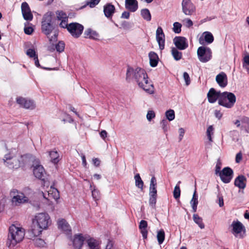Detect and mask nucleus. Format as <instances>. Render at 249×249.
<instances>
[{
	"instance_id": "1",
	"label": "nucleus",
	"mask_w": 249,
	"mask_h": 249,
	"mask_svg": "<svg viewBox=\"0 0 249 249\" xmlns=\"http://www.w3.org/2000/svg\"><path fill=\"white\" fill-rule=\"evenodd\" d=\"M131 77L134 79L140 88L149 94L154 93V87L152 82L149 80L147 74L144 69L140 68L134 69L128 67L126 73V80H129Z\"/></svg>"
},
{
	"instance_id": "2",
	"label": "nucleus",
	"mask_w": 249,
	"mask_h": 249,
	"mask_svg": "<svg viewBox=\"0 0 249 249\" xmlns=\"http://www.w3.org/2000/svg\"><path fill=\"white\" fill-rule=\"evenodd\" d=\"M51 223V218L47 213H37L33 219L32 233L36 236L39 235L41 234L42 231L47 229Z\"/></svg>"
},
{
	"instance_id": "3",
	"label": "nucleus",
	"mask_w": 249,
	"mask_h": 249,
	"mask_svg": "<svg viewBox=\"0 0 249 249\" xmlns=\"http://www.w3.org/2000/svg\"><path fill=\"white\" fill-rule=\"evenodd\" d=\"M25 230L22 227L12 225L9 228L6 244L8 247H14L20 242L24 237Z\"/></svg>"
},
{
	"instance_id": "4",
	"label": "nucleus",
	"mask_w": 249,
	"mask_h": 249,
	"mask_svg": "<svg viewBox=\"0 0 249 249\" xmlns=\"http://www.w3.org/2000/svg\"><path fill=\"white\" fill-rule=\"evenodd\" d=\"M2 160L4 165L11 169H18L23 163V156L19 154L14 155L9 153L5 155Z\"/></svg>"
},
{
	"instance_id": "5",
	"label": "nucleus",
	"mask_w": 249,
	"mask_h": 249,
	"mask_svg": "<svg viewBox=\"0 0 249 249\" xmlns=\"http://www.w3.org/2000/svg\"><path fill=\"white\" fill-rule=\"evenodd\" d=\"M55 28L53 24V14L52 12H48L45 13L42 18L41 21V31L48 37L52 33Z\"/></svg>"
},
{
	"instance_id": "6",
	"label": "nucleus",
	"mask_w": 249,
	"mask_h": 249,
	"mask_svg": "<svg viewBox=\"0 0 249 249\" xmlns=\"http://www.w3.org/2000/svg\"><path fill=\"white\" fill-rule=\"evenodd\" d=\"M235 102V95L233 93L225 91L221 93L218 103L220 106L231 108L233 107Z\"/></svg>"
},
{
	"instance_id": "7",
	"label": "nucleus",
	"mask_w": 249,
	"mask_h": 249,
	"mask_svg": "<svg viewBox=\"0 0 249 249\" xmlns=\"http://www.w3.org/2000/svg\"><path fill=\"white\" fill-rule=\"evenodd\" d=\"M197 53L199 61L203 63L209 61L212 57V51L208 47H199L197 49Z\"/></svg>"
},
{
	"instance_id": "8",
	"label": "nucleus",
	"mask_w": 249,
	"mask_h": 249,
	"mask_svg": "<svg viewBox=\"0 0 249 249\" xmlns=\"http://www.w3.org/2000/svg\"><path fill=\"white\" fill-rule=\"evenodd\" d=\"M84 26L77 22H72L69 24L68 31L74 38H78L82 34Z\"/></svg>"
},
{
	"instance_id": "9",
	"label": "nucleus",
	"mask_w": 249,
	"mask_h": 249,
	"mask_svg": "<svg viewBox=\"0 0 249 249\" xmlns=\"http://www.w3.org/2000/svg\"><path fill=\"white\" fill-rule=\"evenodd\" d=\"M10 196L12 197V204L15 205H18L28 200V198L23 193H19L16 190L11 191Z\"/></svg>"
},
{
	"instance_id": "10",
	"label": "nucleus",
	"mask_w": 249,
	"mask_h": 249,
	"mask_svg": "<svg viewBox=\"0 0 249 249\" xmlns=\"http://www.w3.org/2000/svg\"><path fill=\"white\" fill-rule=\"evenodd\" d=\"M181 7L182 12L186 16H192L196 13V6L191 0H182Z\"/></svg>"
},
{
	"instance_id": "11",
	"label": "nucleus",
	"mask_w": 249,
	"mask_h": 249,
	"mask_svg": "<svg viewBox=\"0 0 249 249\" xmlns=\"http://www.w3.org/2000/svg\"><path fill=\"white\" fill-rule=\"evenodd\" d=\"M70 236V239L72 242V245L74 249H82L84 241L87 239V237L82 233H78L74 235L73 237Z\"/></svg>"
},
{
	"instance_id": "12",
	"label": "nucleus",
	"mask_w": 249,
	"mask_h": 249,
	"mask_svg": "<svg viewBox=\"0 0 249 249\" xmlns=\"http://www.w3.org/2000/svg\"><path fill=\"white\" fill-rule=\"evenodd\" d=\"M33 166L34 167L33 173L35 176L42 180L45 179V171L43 167L40 164L38 160H35L34 161Z\"/></svg>"
},
{
	"instance_id": "13",
	"label": "nucleus",
	"mask_w": 249,
	"mask_h": 249,
	"mask_svg": "<svg viewBox=\"0 0 249 249\" xmlns=\"http://www.w3.org/2000/svg\"><path fill=\"white\" fill-rule=\"evenodd\" d=\"M221 181L225 183H228L231 180L233 176V171L229 167H224L219 175Z\"/></svg>"
},
{
	"instance_id": "14",
	"label": "nucleus",
	"mask_w": 249,
	"mask_h": 249,
	"mask_svg": "<svg viewBox=\"0 0 249 249\" xmlns=\"http://www.w3.org/2000/svg\"><path fill=\"white\" fill-rule=\"evenodd\" d=\"M17 103L19 105L20 107L26 109H33L36 107L33 101L28 100L22 97L17 98Z\"/></svg>"
},
{
	"instance_id": "15",
	"label": "nucleus",
	"mask_w": 249,
	"mask_h": 249,
	"mask_svg": "<svg viewBox=\"0 0 249 249\" xmlns=\"http://www.w3.org/2000/svg\"><path fill=\"white\" fill-rule=\"evenodd\" d=\"M174 43L177 49L180 50L186 49L188 47L187 39L183 36H176L174 38Z\"/></svg>"
},
{
	"instance_id": "16",
	"label": "nucleus",
	"mask_w": 249,
	"mask_h": 249,
	"mask_svg": "<svg viewBox=\"0 0 249 249\" xmlns=\"http://www.w3.org/2000/svg\"><path fill=\"white\" fill-rule=\"evenodd\" d=\"M21 12L24 19L26 20L31 21L33 18V15L31 12L30 8L26 2H23L21 4Z\"/></svg>"
},
{
	"instance_id": "17",
	"label": "nucleus",
	"mask_w": 249,
	"mask_h": 249,
	"mask_svg": "<svg viewBox=\"0 0 249 249\" xmlns=\"http://www.w3.org/2000/svg\"><path fill=\"white\" fill-rule=\"evenodd\" d=\"M156 39L158 43L159 48L162 50L164 48L165 35L161 27H158L156 31Z\"/></svg>"
},
{
	"instance_id": "18",
	"label": "nucleus",
	"mask_w": 249,
	"mask_h": 249,
	"mask_svg": "<svg viewBox=\"0 0 249 249\" xmlns=\"http://www.w3.org/2000/svg\"><path fill=\"white\" fill-rule=\"evenodd\" d=\"M221 93L220 91H216L214 89L211 88L207 93L208 102L210 103H215L217 100H219Z\"/></svg>"
},
{
	"instance_id": "19",
	"label": "nucleus",
	"mask_w": 249,
	"mask_h": 249,
	"mask_svg": "<svg viewBox=\"0 0 249 249\" xmlns=\"http://www.w3.org/2000/svg\"><path fill=\"white\" fill-rule=\"evenodd\" d=\"M58 227L62 230L65 234L68 235L72 234L71 228L66 220L62 219L58 220Z\"/></svg>"
},
{
	"instance_id": "20",
	"label": "nucleus",
	"mask_w": 249,
	"mask_h": 249,
	"mask_svg": "<svg viewBox=\"0 0 249 249\" xmlns=\"http://www.w3.org/2000/svg\"><path fill=\"white\" fill-rule=\"evenodd\" d=\"M215 80L218 85L221 88H224L228 84V78L224 72H221L216 76Z\"/></svg>"
},
{
	"instance_id": "21",
	"label": "nucleus",
	"mask_w": 249,
	"mask_h": 249,
	"mask_svg": "<svg viewBox=\"0 0 249 249\" xmlns=\"http://www.w3.org/2000/svg\"><path fill=\"white\" fill-rule=\"evenodd\" d=\"M115 12V6L110 3H107L104 6L105 16L108 18L111 19Z\"/></svg>"
},
{
	"instance_id": "22",
	"label": "nucleus",
	"mask_w": 249,
	"mask_h": 249,
	"mask_svg": "<svg viewBox=\"0 0 249 249\" xmlns=\"http://www.w3.org/2000/svg\"><path fill=\"white\" fill-rule=\"evenodd\" d=\"M247 181V179L245 176L239 175L235 178L234 184L240 189H244L246 187Z\"/></svg>"
},
{
	"instance_id": "23",
	"label": "nucleus",
	"mask_w": 249,
	"mask_h": 249,
	"mask_svg": "<svg viewBox=\"0 0 249 249\" xmlns=\"http://www.w3.org/2000/svg\"><path fill=\"white\" fill-rule=\"evenodd\" d=\"M231 226L232 227V233L235 236H237V234L241 233L244 229V226L242 223L239 221H233Z\"/></svg>"
},
{
	"instance_id": "24",
	"label": "nucleus",
	"mask_w": 249,
	"mask_h": 249,
	"mask_svg": "<svg viewBox=\"0 0 249 249\" xmlns=\"http://www.w3.org/2000/svg\"><path fill=\"white\" fill-rule=\"evenodd\" d=\"M147 222L144 220H142L139 223V229L144 239H146L147 238Z\"/></svg>"
},
{
	"instance_id": "25",
	"label": "nucleus",
	"mask_w": 249,
	"mask_h": 249,
	"mask_svg": "<svg viewBox=\"0 0 249 249\" xmlns=\"http://www.w3.org/2000/svg\"><path fill=\"white\" fill-rule=\"evenodd\" d=\"M125 8L132 12H134L138 8V2L137 0H125Z\"/></svg>"
},
{
	"instance_id": "26",
	"label": "nucleus",
	"mask_w": 249,
	"mask_h": 249,
	"mask_svg": "<svg viewBox=\"0 0 249 249\" xmlns=\"http://www.w3.org/2000/svg\"><path fill=\"white\" fill-rule=\"evenodd\" d=\"M203 35L204 36V39L202 37H200L199 40V43L201 44H204V41L208 44H211L213 41L214 37L211 33L209 32H205L203 33Z\"/></svg>"
},
{
	"instance_id": "27",
	"label": "nucleus",
	"mask_w": 249,
	"mask_h": 249,
	"mask_svg": "<svg viewBox=\"0 0 249 249\" xmlns=\"http://www.w3.org/2000/svg\"><path fill=\"white\" fill-rule=\"evenodd\" d=\"M84 35L85 38H89L94 40L98 39L99 37V34L96 31L90 28L86 29L84 32Z\"/></svg>"
},
{
	"instance_id": "28",
	"label": "nucleus",
	"mask_w": 249,
	"mask_h": 249,
	"mask_svg": "<svg viewBox=\"0 0 249 249\" xmlns=\"http://www.w3.org/2000/svg\"><path fill=\"white\" fill-rule=\"evenodd\" d=\"M149 57L150 66L152 67H156L159 59L158 54L156 53L151 51L149 53Z\"/></svg>"
},
{
	"instance_id": "29",
	"label": "nucleus",
	"mask_w": 249,
	"mask_h": 249,
	"mask_svg": "<svg viewBox=\"0 0 249 249\" xmlns=\"http://www.w3.org/2000/svg\"><path fill=\"white\" fill-rule=\"evenodd\" d=\"M198 203V196L196 189L194 192L192 198L190 201V203L193 209V212L194 213H196V212Z\"/></svg>"
},
{
	"instance_id": "30",
	"label": "nucleus",
	"mask_w": 249,
	"mask_h": 249,
	"mask_svg": "<svg viewBox=\"0 0 249 249\" xmlns=\"http://www.w3.org/2000/svg\"><path fill=\"white\" fill-rule=\"evenodd\" d=\"M49 156L52 162L54 164H57L59 162V155L56 151L52 150L49 151Z\"/></svg>"
},
{
	"instance_id": "31",
	"label": "nucleus",
	"mask_w": 249,
	"mask_h": 249,
	"mask_svg": "<svg viewBox=\"0 0 249 249\" xmlns=\"http://www.w3.org/2000/svg\"><path fill=\"white\" fill-rule=\"evenodd\" d=\"M178 49H177L175 47L172 48L171 49V54L174 57V59L176 61H178L182 58V53L178 51Z\"/></svg>"
},
{
	"instance_id": "32",
	"label": "nucleus",
	"mask_w": 249,
	"mask_h": 249,
	"mask_svg": "<svg viewBox=\"0 0 249 249\" xmlns=\"http://www.w3.org/2000/svg\"><path fill=\"white\" fill-rule=\"evenodd\" d=\"M86 240L90 249H95L98 248L97 242L94 238H89V239H87Z\"/></svg>"
},
{
	"instance_id": "33",
	"label": "nucleus",
	"mask_w": 249,
	"mask_h": 249,
	"mask_svg": "<svg viewBox=\"0 0 249 249\" xmlns=\"http://www.w3.org/2000/svg\"><path fill=\"white\" fill-rule=\"evenodd\" d=\"M193 217L194 222L197 224L201 229L204 228L205 225L202 221L201 217H199L197 214H194Z\"/></svg>"
},
{
	"instance_id": "34",
	"label": "nucleus",
	"mask_w": 249,
	"mask_h": 249,
	"mask_svg": "<svg viewBox=\"0 0 249 249\" xmlns=\"http://www.w3.org/2000/svg\"><path fill=\"white\" fill-rule=\"evenodd\" d=\"M141 15L142 17L146 21H149L151 19V15L149 10L148 9H143L141 11Z\"/></svg>"
},
{
	"instance_id": "35",
	"label": "nucleus",
	"mask_w": 249,
	"mask_h": 249,
	"mask_svg": "<svg viewBox=\"0 0 249 249\" xmlns=\"http://www.w3.org/2000/svg\"><path fill=\"white\" fill-rule=\"evenodd\" d=\"M157 237L159 244L161 245L165 239V232L163 229L158 231Z\"/></svg>"
},
{
	"instance_id": "36",
	"label": "nucleus",
	"mask_w": 249,
	"mask_h": 249,
	"mask_svg": "<svg viewBox=\"0 0 249 249\" xmlns=\"http://www.w3.org/2000/svg\"><path fill=\"white\" fill-rule=\"evenodd\" d=\"M48 195L50 197H52L55 200L57 199L59 197V192L58 190L55 188H53L52 190L48 191Z\"/></svg>"
},
{
	"instance_id": "37",
	"label": "nucleus",
	"mask_w": 249,
	"mask_h": 249,
	"mask_svg": "<svg viewBox=\"0 0 249 249\" xmlns=\"http://www.w3.org/2000/svg\"><path fill=\"white\" fill-rule=\"evenodd\" d=\"M181 183L180 181H179L177 184L175 186L173 196L175 199H178L180 197V189L179 187V184Z\"/></svg>"
},
{
	"instance_id": "38",
	"label": "nucleus",
	"mask_w": 249,
	"mask_h": 249,
	"mask_svg": "<svg viewBox=\"0 0 249 249\" xmlns=\"http://www.w3.org/2000/svg\"><path fill=\"white\" fill-rule=\"evenodd\" d=\"M135 185L139 188L142 189L143 186V182L139 174H137L135 176Z\"/></svg>"
},
{
	"instance_id": "39",
	"label": "nucleus",
	"mask_w": 249,
	"mask_h": 249,
	"mask_svg": "<svg viewBox=\"0 0 249 249\" xmlns=\"http://www.w3.org/2000/svg\"><path fill=\"white\" fill-rule=\"evenodd\" d=\"M56 18L58 20L67 19L68 17L66 13L63 11H57L56 12Z\"/></svg>"
},
{
	"instance_id": "40",
	"label": "nucleus",
	"mask_w": 249,
	"mask_h": 249,
	"mask_svg": "<svg viewBox=\"0 0 249 249\" xmlns=\"http://www.w3.org/2000/svg\"><path fill=\"white\" fill-rule=\"evenodd\" d=\"M165 115L166 118L169 121H171L175 119V112L173 109H169L166 111Z\"/></svg>"
},
{
	"instance_id": "41",
	"label": "nucleus",
	"mask_w": 249,
	"mask_h": 249,
	"mask_svg": "<svg viewBox=\"0 0 249 249\" xmlns=\"http://www.w3.org/2000/svg\"><path fill=\"white\" fill-rule=\"evenodd\" d=\"M214 128L213 125H210L207 129V136L210 142H212V136L213 134Z\"/></svg>"
},
{
	"instance_id": "42",
	"label": "nucleus",
	"mask_w": 249,
	"mask_h": 249,
	"mask_svg": "<svg viewBox=\"0 0 249 249\" xmlns=\"http://www.w3.org/2000/svg\"><path fill=\"white\" fill-rule=\"evenodd\" d=\"M65 43L62 41H59L58 43L55 45V49L56 51L59 53L64 51L65 49Z\"/></svg>"
},
{
	"instance_id": "43",
	"label": "nucleus",
	"mask_w": 249,
	"mask_h": 249,
	"mask_svg": "<svg viewBox=\"0 0 249 249\" xmlns=\"http://www.w3.org/2000/svg\"><path fill=\"white\" fill-rule=\"evenodd\" d=\"M101 0H90V1H87L86 4L83 6L81 8H85L87 5H89L90 8L94 7L97 5Z\"/></svg>"
},
{
	"instance_id": "44",
	"label": "nucleus",
	"mask_w": 249,
	"mask_h": 249,
	"mask_svg": "<svg viewBox=\"0 0 249 249\" xmlns=\"http://www.w3.org/2000/svg\"><path fill=\"white\" fill-rule=\"evenodd\" d=\"M34 244L36 247H43L45 245V242L41 238H36L34 240Z\"/></svg>"
},
{
	"instance_id": "45",
	"label": "nucleus",
	"mask_w": 249,
	"mask_h": 249,
	"mask_svg": "<svg viewBox=\"0 0 249 249\" xmlns=\"http://www.w3.org/2000/svg\"><path fill=\"white\" fill-rule=\"evenodd\" d=\"M181 24L178 22H176L173 24V31L175 33L179 34L181 32Z\"/></svg>"
},
{
	"instance_id": "46",
	"label": "nucleus",
	"mask_w": 249,
	"mask_h": 249,
	"mask_svg": "<svg viewBox=\"0 0 249 249\" xmlns=\"http://www.w3.org/2000/svg\"><path fill=\"white\" fill-rule=\"evenodd\" d=\"M150 198L149 200V204L152 207L155 208L157 202V196L149 195Z\"/></svg>"
},
{
	"instance_id": "47",
	"label": "nucleus",
	"mask_w": 249,
	"mask_h": 249,
	"mask_svg": "<svg viewBox=\"0 0 249 249\" xmlns=\"http://www.w3.org/2000/svg\"><path fill=\"white\" fill-rule=\"evenodd\" d=\"M60 21L61 22L59 24V26L62 28L67 29L68 30V28L69 24L68 23V18H67V19L61 20Z\"/></svg>"
},
{
	"instance_id": "48",
	"label": "nucleus",
	"mask_w": 249,
	"mask_h": 249,
	"mask_svg": "<svg viewBox=\"0 0 249 249\" xmlns=\"http://www.w3.org/2000/svg\"><path fill=\"white\" fill-rule=\"evenodd\" d=\"M92 196L95 200H98L100 196L99 191L96 189H94L92 191Z\"/></svg>"
},
{
	"instance_id": "49",
	"label": "nucleus",
	"mask_w": 249,
	"mask_h": 249,
	"mask_svg": "<svg viewBox=\"0 0 249 249\" xmlns=\"http://www.w3.org/2000/svg\"><path fill=\"white\" fill-rule=\"evenodd\" d=\"M26 54L31 58H35V57L37 56V55L36 53L35 50L32 49H28L26 52Z\"/></svg>"
},
{
	"instance_id": "50",
	"label": "nucleus",
	"mask_w": 249,
	"mask_h": 249,
	"mask_svg": "<svg viewBox=\"0 0 249 249\" xmlns=\"http://www.w3.org/2000/svg\"><path fill=\"white\" fill-rule=\"evenodd\" d=\"M243 61V67L244 68H246L247 66H249V54L244 57ZM248 71H249V68Z\"/></svg>"
},
{
	"instance_id": "51",
	"label": "nucleus",
	"mask_w": 249,
	"mask_h": 249,
	"mask_svg": "<svg viewBox=\"0 0 249 249\" xmlns=\"http://www.w3.org/2000/svg\"><path fill=\"white\" fill-rule=\"evenodd\" d=\"M183 24L187 28L192 27L193 25V21L189 18H185L183 21Z\"/></svg>"
},
{
	"instance_id": "52",
	"label": "nucleus",
	"mask_w": 249,
	"mask_h": 249,
	"mask_svg": "<svg viewBox=\"0 0 249 249\" xmlns=\"http://www.w3.org/2000/svg\"><path fill=\"white\" fill-rule=\"evenodd\" d=\"M155 117V113L153 110H149L146 115L147 119L150 121L152 119Z\"/></svg>"
},
{
	"instance_id": "53",
	"label": "nucleus",
	"mask_w": 249,
	"mask_h": 249,
	"mask_svg": "<svg viewBox=\"0 0 249 249\" xmlns=\"http://www.w3.org/2000/svg\"><path fill=\"white\" fill-rule=\"evenodd\" d=\"M160 124L164 132L168 130V122L166 120H162L161 121Z\"/></svg>"
},
{
	"instance_id": "54",
	"label": "nucleus",
	"mask_w": 249,
	"mask_h": 249,
	"mask_svg": "<svg viewBox=\"0 0 249 249\" xmlns=\"http://www.w3.org/2000/svg\"><path fill=\"white\" fill-rule=\"evenodd\" d=\"M183 78L185 81L186 85H189L190 84L191 80L190 76L187 72L183 73Z\"/></svg>"
},
{
	"instance_id": "55",
	"label": "nucleus",
	"mask_w": 249,
	"mask_h": 249,
	"mask_svg": "<svg viewBox=\"0 0 249 249\" xmlns=\"http://www.w3.org/2000/svg\"><path fill=\"white\" fill-rule=\"evenodd\" d=\"M24 31L25 34L30 35L33 33L34 29L30 26L25 27L24 29Z\"/></svg>"
},
{
	"instance_id": "56",
	"label": "nucleus",
	"mask_w": 249,
	"mask_h": 249,
	"mask_svg": "<svg viewBox=\"0 0 249 249\" xmlns=\"http://www.w3.org/2000/svg\"><path fill=\"white\" fill-rule=\"evenodd\" d=\"M149 195L157 196V190L156 187H150Z\"/></svg>"
},
{
	"instance_id": "57",
	"label": "nucleus",
	"mask_w": 249,
	"mask_h": 249,
	"mask_svg": "<svg viewBox=\"0 0 249 249\" xmlns=\"http://www.w3.org/2000/svg\"><path fill=\"white\" fill-rule=\"evenodd\" d=\"M242 159V153L241 152L238 153L235 157V161L236 163H239Z\"/></svg>"
},
{
	"instance_id": "58",
	"label": "nucleus",
	"mask_w": 249,
	"mask_h": 249,
	"mask_svg": "<svg viewBox=\"0 0 249 249\" xmlns=\"http://www.w3.org/2000/svg\"><path fill=\"white\" fill-rule=\"evenodd\" d=\"M157 180L156 178L153 176L152 177L150 181V187H156Z\"/></svg>"
},
{
	"instance_id": "59",
	"label": "nucleus",
	"mask_w": 249,
	"mask_h": 249,
	"mask_svg": "<svg viewBox=\"0 0 249 249\" xmlns=\"http://www.w3.org/2000/svg\"><path fill=\"white\" fill-rule=\"evenodd\" d=\"M179 141H181L183 137L184 134L185 133V130L183 128H180L179 129Z\"/></svg>"
},
{
	"instance_id": "60",
	"label": "nucleus",
	"mask_w": 249,
	"mask_h": 249,
	"mask_svg": "<svg viewBox=\"0 0 249 249\" xmlns=\"http://www.w3.org/2000/svg\"><path fill=\"white\" fill-rule=\"evenodd\" d=\"M241 122L242 124H247L249 125V118L244 117L241 119Z\"/></svg>"
},
{
	"instance_id": "61",
	"label": "nucleus",
	"mask_w": 249,
	"mask_h": 249,
	"mask_svg": "<svg viewBox=\"0 0 249 249\" xmlns=\"http://www.w3.org/2000/svg\"><path fill=\"white\" fill-rule=\"evenodd\" d=\"M214 115L216 118H217L218 120H220L222 118L223 114L220 110H215L214 111Z\"/></svg>"
},
{
	"instance_id": "62",
	"label": "nucleus",
	"mask_w": 249,
	"mask_h": 249,
	"mask_svg": "<svg viewBox=\"0 0 249 249\" xmlns=\"http://www.w3.org/2000/svg\"><path fill=\"white\" fill-rule=\"evenodd\" d=\"M129 16L130 13L128 12L124 11L122 13L121 18L128 19L129 18Z\"/></svg>"
},
{
	"instance_id": "63",
	"label": "nucleus",
	"mask_w": 249,
	"mask_h": 249,
	"mask_svg": "<svg viewBox=\"0 0 249 249\" xmlns=\"http://www.w3.org/2000/svg\"><path fill=\"white\" fill-rule=\"evenodd\" d=\"M220 170H221L220 164L217 163L216 165V166H215V174L219 175V173H220L221 171Z\"/></svg>"
},
{
	"instance_id": "64",
	"label": "nucleus",
	"mask_w": 249,
	"mask_h": 249,
	"mask_svg": "<svg viewBox=\"0 0 249 249\" xmlns=\"http://www.w3.org/2000/svg\"><path fill=\"white\" fill-rule=\"evenodd\" d=\"M113 245V243L112 241H111L110 240H108L107 244L106 246V249H112Z\"/></svg>"
}]
</instances>
